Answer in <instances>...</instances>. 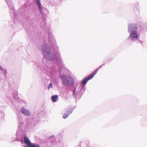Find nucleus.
Wrapping results in <instances>:
<instances>
[{"instance_id":"1","label":"nucleus","mask_w":147,"mask_h":147,"mask_svg":"<svg viewBox=\"0 0 147 147\" xmlns=\"http://www.w3.org/2000/svg\"><path fill=\"white\" fill-rule=\"evenodd\" d=\"M60 77L63 84L66 86H69L73 85L74 84L73 79L70 76L63 75L61 76Z\"/></svg>"},{"instance_id":"2","label":"nucleus","mask_w":147,"mask_h":147,"mask_svg":"<svg viewBox=\"0 0 147 147\" xmlns=\"http://www.w3.org/2000/svg\"><path fill=\"white\" fill-rule=\"evenodd\" d=\"M98 69H97L95 70L90 75L84 78L82 81V84L83 85L85 84L88 80L91 79L97 73Z\"/></svg>"},{"instance_id":"3","label":"nucleus","mask_w":147,"mask_h":147,"mask_svg":"<svg viewBox=\"0 0 147 147\" xmlns=\"http://www.w3.org/2000/svg\"><path fill=\"white\" fill-rule=\"evenodd\" d=\"M24 141L25 144L27 145V147H39L38 145L31 143L29 139L26 136L24 138Z\"/></svg>"},{"instance_id":"4","label":"nucleus","mask_w":147,"mask_h":147,"mask_svg":"<svg viewBox=\"0 0 147 147\" xmlns=\"http://www.w3.org/2000/svg\"><path fill=\"white\" fill-rule=\"evenodd\" d=\"M137 26L135 24H130L128 26V31L129 32L132 31H135L137 29Z\"/></svg>"},{"instance_id":"5","label":"nucleus","mask_w":147,"mask_h":147,"mask_svg":"<svg viewBox=\"0 0 147 147\" xmlns=\"http://www.w3.org/2000/svg\"><path fill=\"white\" fill-rule=\"evenodd\" d=\"M45 54V57L47 59L51 60L54 59V55L51 53L47 52Z\"/></svg>"},{"instance_id":"6","label":"nucleus","mask_w":147,"mask_h":147,"mask_svg":"<svg viewBox=\"0 0 147 147\" xmlns=\"http://www.w3.org/2000/svg\"><path fill=\"white\" fill-rule=\"evenodd\" d=\"M129 37L132 38H137L138 36L137 34L136 31H133L131 32Z\"/></svg>"},{"instance_id":"7","label":"nucleus","mask_w":147,"mask_h":147,"mask_svg":"<svg viewBox=\"0 0 147 147\" xmlns=\"http://www.w3.org/2000/svg\"><path fill=\"white\" fill-rule=\"evenodd\" d=\"M72 110L71 109H69L68 110L64 113L63 118L64 119L68 117L69 115L72 113Z\"/></svg>"},{"instance_id":"8","label":"nucleus","mask_w":147,"mask_h":147,"mask_svg":"<svg viewBox=\"0 0 147 147\" xmlns=\"http://www.w3.org/2000/svg\"><path fill=\"white\" fill-rule=\"evenodd\" d=\"M22 113L25 115H29L30 113L28 110H26L24 108H22L21 109Z\"/></svg>"},{"instance_id":"9","label":"nucleus","mask_w":147,"mask_h":147,"mask_svg":"<svg viewBox=\"0 0 147 147\" xmlns=\"http://www.w3.org/2000/svg\"><path fill=\"white\" fill-rule=\"evenodd\" d=\"M58 97L57 95H55L51 97V100L52 102H55L56 101Z\"/></svg>"},{"instance_id":"10","label":"nucleus","mask_w":147,"mask_h":147,"mask_svg":"<svg viewBox=\"0 0 147 147\" xmlns=\"http://www.w3.org/2000/svg\"><path fill=\"white\" fill-rule=\"evenodd\" d=\"M37 4L38 5L40 9H41V7L40 5V3L39 0H38V2L37 3Z\"/></svg>"},{"instance_id":"11","label":"nucleus","mask_w":147,"mask_h":147,"mask_svg":"<svg viewBox=\"0 0 147 147\" xmlns=\"http://www.w3.org/2000/svg\"><path fill=\"white\" fill-rule=\"evenodd\" d=\"M53 87L52 84L51 83H50L49 85L48 89H49L51 88H52Z\"/></svg>"},{"instance_id":"12","label":"nucleus","mask_w":147,"mask_h":147,"mask_svg":"<svg viewBox=\"0 0 147 147\" xmlns=\"http://www.w3.org/2000/svg\"><path fill=\"white\" fill-rule=\"evenodd\" d=\"M3 70V69L0 66V70L2 71Z\"/></svg>"},{"instance_id":"13","label":"nucleus","mask_w":147,"mask_h":147,"mask_svg":"<svg viewBox=\"0 0 147 147\" xmlns=\"http://www.w3.org/2000/svg\"><path fill=\"white\" fill-rule=\"evenodd\" d=\"M3 70V69L0 66V70L2 71Z\"/></svg>"}]
</instances>
